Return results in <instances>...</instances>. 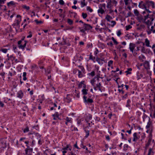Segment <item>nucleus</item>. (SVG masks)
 I'll return each mask as SVG.
<instances>
[{
    "label": "nucleus",
    "mask_w": 155,
    "mask_h": 155,
    "mask_svg": "<svg viewBox=\"0 0 155 155\" xmlns=\"http://www.w3.org/2000/svg\"><path fill=\"white\" fill-rule=\"evenodd\" d=\"M74 60L75 62H73L74 63H75L76 65H77L79 68H80L81 71L80 70L78 71V76L79 78H82L85 76L84 71L85 69L82 66H81L80 65H78V63H79L80 64H81L80 61L83 60V57L82 56H76L74 57Z\"/></svg>",
    "instance_id": "obj_1"
},
{
    "label": "nucleus",
    "mask_w": 155,
    "mask_h": 155,
    "mask_svg": "<svg viewBox=\"0 0 155 155\" xmlns=\"http://www.w3.org/2000/svg\"><path fill=\"white\" fill-rule=\"evenodd\" d=\"M24 143L26 144L27 148L25 150V153H23V155H31L32 154L33 148L29 147V141H25Z\"/></svg>",
    "instance_id": "obj_2"
},
{
    "label": "nucleus",
    "mask_w": 155,
    "mask_h": 155,
    "mask_svg": "<svg viewBox=\"0 0 155 155\" xmlns=\"http://www.w3.org/2000/svg\"><path fill=\"white\" fill-rule=\"evenodd\" d=\"M6 141L5 139H0V153H2L6 147Z\"/></svg>",
    "instance_id": "obj_3"
},
{
    "label": "nucleus",
    "mask_w": 155,
    "mask_h": 155,
    "mask_svg": "<svg viewBox=\"0 0 155 155\" xmlns=\"http://www.w3.org/2000/svg\"><path fill=\"white\" fill-rule=\"evenodd\" d=\"M21 21V16L19 15H17L14 22L12 24V26L15 28L17 27H19L20 23Z\"/></svg>",
    "instance_id": "obj_4"
},
{
    "label": "nucleus",
    "mask_w": 155,
    "mask_h": 155,
    "mask_svg": "<svg viewBox=\"0 0 155 155\" xmlns=\"http://www.w3.org/2000/svg\"><path fill=\"white\" fill-rule=\"evenodd\" d=\"M99 78H94L91 80V82L93 86H96L97 87H99L100 86V82H99Z\"/></svg>",
    "instance_id": "obj_5"
},
{
    "label": "nucleus",
    "mask_w": 155,
    "mask_h": 155,
    "mask_svg": "<svg viewBox=\"0 0 155 155\" xmlns=\"http://www.w3.org/2000/svg\"><path fill=\"white\" fill-rule=\"evenodd\" d=\"M148 122L147 123V125L146 126V128L147 129H150V133L152 134L153 130V126L152 122L150 121V119L149 117H148Z\"/></svg>",
    "instance_id": "obj_6"
},
{
    "label": "nucleus",
    "mask_w": 155,
    "mask_h": 155,
    "mask_svg": "<svg viewBox=\"0 0 155 155\" xmlns=\"http://www.w3.org/2000/svg\"><path fill=\"white\" fill-rule=\"evenodd\" d=\"M27 42V41H23V40L18 41V44L19 45V48L21 49H24L26 46Z\"/></svg>",
    "instance_id": "obj_7"
},
{
    "label": "nucleus",
    "mask_w": 155,
    "mask_h": 155,
    "mask_svg": "<svg viewBox=\"0 0 155 155\" xmlns=\"http://www.w3.org/2000/svg\"><path fill=\"white\" fill-rule=\"evenodd\" d=\"M105 8V4H103L102 6L99 7V9L97 10V12L98 13H100L101 15L103 14L105 12L104 9Z\"/></svg>",
    "instance_id": "obj_8"
},
{
    "label": "nucleus",
    "mask_w": 155,
    "mask_h": 155,
    "mask_svg": "<svg viewBox=\"0 0 155 155\" xmlns=\"http://www.w3.org/2000/svg\"><path fill=\"white\" fill-rule=\"evenodd\" d=\"M5 100L4 101V102L6 103H7V104L8 105H10L11 104H13L15 101L11 99L10 98H5Z\"/></svg>",
    "instance_id": "obj_9"
},
{
    "label": "nucleus",
    "mask_w": 155,
    "mask_h": 155,
    "mask_svg": "<svg viewBox=\"0 0 155 155\" xmlns=\"http://www.w3.org/2000/svg\"><path fill=\"white\" fill-rule=\"evenodd\" d=\"M83 98L84 103H91L93 102V100L89 98L87 99V97L86 96H84Z\"/></svg>",
    "instance_id": "obj_10"
},
{
    "label": "nucleus",
    "mask_w": 155,
    "mask_h": 155,
    "mask_svg": "<svg viewBox=\"0 0 155 155\" xmlns=\"http://www.w3.org/2000/svg\"><path fill=\"white\" fill-rule=\"evenodd\" d=\"M133 141L134 142L136 141L140 138V135L137 133H134L133 135Z\"/></svg>",
    "instance_id": "obj_11"
},
{
    "label": "nucleus",
    "mask_w": 155,
    "mask_h": 155,
    "mask_svg": "<svg viewBox=\"0 0 155 155\" xmlns=\"http://www.w3.org/2000/svg\"><path fill=\"white\" fill-rule=\"evenodd\" d=\"M136 45L135 44L132 43H130L129 44V48L131 52L133 53V51L136 47Z\"/></svg>",
    "instance_id": "obj_12"
},
{
    "label": "nucleus",
    "mask_w": 155,
    "mask_h": 155,
    "mask_svg": "<svg viewBox=\"0 0 155 155\" xmlns=\"http://www.w3.org/2000/svg\"><path fill=\"white\" fill-rule=\"evenodd\" d=\"M24 96V93L21 90H20L16 94L17 97L20 99H21Z\"/></svg>",
    "instance_id": "obj_13"
},
{
    "label": "nucleus",
    "mask_w": 155,
    "mask_h": 155,
    "mask_svg": "<svg viewBox=\"0 0 155 155\" xmlns=\"http://www.w3.org/2000/svg\"><path fill=\"white\" fill-rule=\"evenodd\" d=\"M83 27L86 31L89 30L91 29L92 28L90 25L85 23H84Z\"/></svg>",
    "instance_id": "obj_14"
},
{
    "label": "nucleus",
    "mask_w": 155,
    "mask_h": 155,
    "mask_svg": "<svg viewBox=\"0 0 155 155\" xmlns=\"http://www.w3.org/2000/svg\"><path fill=\"white\" fill-rule=\"evenodd\" d=\"M152 134L150 133L149 137V139L147 142V143L146 144V147H148L150 143L152 140Z\"/></svg>",
    "instance_id": "obj_15"
},
{
    "label": "nucleus",
    "mask_w": 155,
    "mask_h": 155,
    "mask_svg": "<svg viewBox=\"0 0 155 155\" xmlns=\"http://www.w3.org/2000/svg\"><path fill=\"white\" fill-rule=\"evenodd\" d=\"M84 81H81L78 85V87L79 88H86V85L84 83Z\"/></svg>",
    "instance_id": "obj_16"
},
{
    "label": "nucleus",
    "mask_w": 155,
    "mask_h": 155,
    "mask_svg": "<svg viewBox=\"0 0 155 155\" xmlns=\"http://www.w3.org/2000/svg\"><path fill=\"white\" fill-rule=\"evenodd\" d=\"M65 120V124L66 125H68V123H72V119L71 117H67L65 119H64Z\"/></svg>",
    "instance_id": "obj_17"
},
{
    "label": "nucleus",
    "mask_w": 155,
    "mask_h": 155,
    "mask_svg": "<svg viewBox=\"0 0 155 155\" xmlns=\"http://www.w3.org/2000/svg\"><path fill=\"white\" fill-rule=\"evenodd\" d=\"M79 29L80 31V32L82 33V36H85L86 33L85 31H86L83 27H79Z\"/></svg>",
    "instance_id": "obj_18"
},
{
    "label": "nucleus",
    "mask_w": 155,
    "mask_h": 155,
    "mask_svg": "<svg viewBox=\"0 0 155 155\" xmlns=\"http://www.w3.org/2000/svg\"><path fill=\"white\" fill-rule=\"evenodd\" d=\"M96 60L98 63L101 65H102L103 64V61H104V60L103 59H101L98 57L96 58Z\"/></svg>",
    "instance_id": "obj_19"
},
{
    "label": "nucleus",
    "mask_w": 155,
    "mask_h": 155,
    "mask_svg": "<svg viewBox=\"0 0 155 155\" xmlns=\"http://www.w3.org/2000/svg\"><path fill=\"white\" fill-rule=\"evenodd\" d=\"M138 6L139 8H146L145 6V5L143 3V2L142 1L140 2L139 3Z\"/></svg>",
    "instance_id": "obj_20"
},
{
    "label": "nucleus",
    "mask_w": 155,
    "mask_h": 155,
    "mask_svg": "<svg viewBox=\"0 0 155 155\" xmlns=\"http://www.w3.org/2000/svg\"><path fill=\"white\" fill-rule=\"evenodd\" d=\"M132 71V69L130 68H127V70L125 71V73L126 74L127 77H129V76L128 75L131 74V71Z\"/></svg>",
    "instance_id": "obj_21"
},
{
    "label": "nucleus",
    "mask_w": 155,
    "mask_h": 155,
    "mask_svg": "<svg viewBox=\"0 0 155 155\" xmlns=\"http://www.w3.org/2000/svg\"><path fill=\"white\" fill-rule=\"evenodd\" d=\"M147 4L150 6H151L152 8H155L154 3L152 1H149L147 2Z\"/></svg>",
    "instance_id": "obj_22"
},
{
    "label": "nucleus",
    "mask_w": 155,
    "mask_h": 155,
    "mask_svg": "<svg viewBox=\"0 0 155 155\" xmlns=\"http://www.w3.org/2000/svg\"><path fill=\"white\" fill-rule=\"evenodd\" d=\"M87 4V2H86L85 0H82L81 1V7L83 8L86 6Z\"/></svg>",
    "instance_id": "obj_23"
},
{
    "label": "nucleus",
    "mask_w": 155,
    "mask_h": 155,
    "mask_svg": "<svg viewBox=\"0 0 155 155\" xmlns=\"http://www.w3.org/2000/svg\"><path fill=\"white\" fill-rule=\"evenodd\" d=\"M144 67L146 69H148L149 68V63L147 61H145L143 63Z\"/></svg>",
    "instance_id": "obj_24"
},
{
    "label": "nucleus",
    "mask_w": 155,
    "mask_h": 155,
    "mask_svg": "<svg viewBox=\"0 0 155 155\" xmlns=\"http://www.w3.org/2000/svg\"><path fill=\"white\" fill-rule=\"evenodd\" d=\"M154 153L152 148H150L148 150L147 155H154Z\"/></svg>",
    "instance_id": "obj_25"
},
{
    "label": "nucleus",
    "mask_w": 155,
    "mask_h": 155,
    "mask_svg": "<svg viewBox=\"0 0 155 155\" xmlns=\"http://www.w3.org/2000/svg\"><path fill=\"white\" fill-rule=\"evenodd\" d=\"M92 118V115L89 114L87 116L86 118L85 119L87 122H88L89 120H91Z\"/></svg>",
    "instance_id": "obj_26"
},
{
    "label": "nucleus",
    "mask_w": 155,
    "mask_h": 155,
    "mask_svg": "<svg viewBox=\"0 0 155 155\" xmlns=\"http://www.w3.org/2000/svg\"><path fill=\"white\" fill-rule=\"evenodd\" d=\"M9 50L10 48L6 49L5 48H0V51L5 54L7 53L8 51Z\"/></svg>",
    "instance_id": "obj_27"
},
{
    "label": "nucleus",
    "mask_w": 155,
    "mask_h": 155,
    "mask_svg": "<svg viewBox=\"0 0 155 155\" xmlns=\"http://www.w3.org/2000/svg\"><path fill=\"white\" fill-rule=\"evenodd\" d=\"M84 130L86 133V135L84 137L86 138H87L89 135V131L88 130L86 129L85 128L84 129Z\"/></svg>",
    "instance_id": "obj_28"
},
{
    "label": "nucleus",
    "mask_w": 155,
    "mask_h": 155,
    "mask_svg": "<svg viewBox=\"0 0 155 155\" xmlns=\"http://www.w3.org/2000/svg\"><path fill=\"white\" fill-rule=\"evenodd\" d=\"M81 91L83 94L86 95L87 94L88 90L86 89V88H84Z\"/></svg>",
    "instance_id": "obj_29"
},
{
    "label": "nucleus",
    "mask_w": 155,
    "mask_h": 155,
    "mask_svg": "<svg viewBox=\"0 0 155 155\" xmlns=\"http://www.w3.org/2000/svg\"><path fill=\"white\" fill-rule=\"evenodd\" d=\"M35 141L34 140H32L31 142L29 141V147H33L35 145Z\"/></svg>",
    "instance_id": "obj_30"
},
{
    "label": "nucleus",
    "mask_w": 155,
    "mask_h": 155,
    "mask_svg": "<svg viewBox=\"0 0 155 155\" xmlns=\"http://www.w3.org/2000/svg\"><path fill=\"white\" fill-rule=\"evenodd\" d=\"M145 43L146 46L147 47H151L150 45V41L147 38L145 39Z\"/></svg>",
    "instance_id": "obj_31"
},
{
    "label": "nucleus",
    "mask_w": 155,
    "mask_h": 155,
    "mask_svg": "<svg viewBox=\"0 0 155 155\" xmlns=\"http://www.w3.org/2000/svg\"><path fill=\"white\" fill-rule=\"evenodd\" d=\"M71 98L68 96L65 99V101L68 103H69L71 101Z\"/></svg>",
    "instance_id": "obj_32"
},
{
    "label": "nucleus",
    "mask_w": 155,
    "mask_h": 155,
    "mask_svg": "<svg viewBox=\"0 0 155 155\" xmlns=\"http://www.w3.org/2000/svg\"><path fill=\"white\" fill-rule=\"evenodd\" d=\"M89 76L91 77H94L95 75V71H92L90 73L88 74Z\"/></svg>",
    "instance_id": "obj_33"
},
{
    "label": "nucleus",
    "mask_w": 155,
    "mask_h": 155,
    "mask_svg": "<svg viewBox=\"0 0 155 155\" xmlns=\"http://www.w3.org/2000/svg\"><path fill=\"white\" fill-rule=\"evenodd\" d=\"M95 57H93V55L91 54V53H90V54L89 55V59L92 60L94 62H95Z\"/></svg>",
    "instance_id": "obj_34"
},
{
    "label": "nucleus",
    "mask_w": 155,
    "mask_h": 155,
    "mask_svg": "<svg viewBox=\"0 0 155 155\" xmlns=\"http://www.w3.org/2000/svg\"><path fill=\"white\" fill-rule=\"evenodd\" d=\"M75 92L76 93L74 95L75 96L78 98H79L80 97V92L79 91L77 92L76 90H75Z\"/></svg>",
    "instance_id": "obj_35"
},
{
    "label": "nucleus",
    "mask_w": 155,
    "mask_h": 155,
    "mask_svg": "<svg viewBox=\"0 0 155 155\" xmlns=\"http://www.w3.org/2000/svg\"><path fill=\"white\" fill-rule=\"evenodd\" d=\"M148 117L144 113H143V116H142V118L143 119V122H145V119L147 118L148 119Z\"/></svg>",
    "instance_id": "obj_36"
},
{
    "label": "nucleus",
    "mask_w": 155,
    "mask_h": 155,
    "mask_svg": "<svg viewBox=\"0 0 155 155\" xmlns=\"http://www.w3.org/2000/svg\"><path fill=\"white\" fill-rule=\"evenodd\" d=\"M29 131V127L27 126L23 130V132L24 133H26Z\"/></svg>",
    "instance_id": "obj_37"
},
{
    "label": "nucleus",
    "mask_w": 155,
    "mask_h": 155,
    "mask_svg": "<svg viewBox=\"0 0 155 155\" xmlns=\"http://www.w3.org/2000/svg\"><path fill=\"white\" fill-rule=\"evenodd\" d=\"M15 4V3L13 1H11L7 3L8 6H12Z\"/></svg>",
    "instance_id": "obj_38"
},
{
    "label": "nucleus",
    "mask_w": 155,
    "mask_h": 155,
    "mask_svg": "<svg viewBox=\"0 0 155 155\" xmlns=\"http://www.w3.org/2000/svg\"><path fill=\"white\" fill-rule=\"evenodd\" d=\"M112 18V17H111L110 15H107L105 19L107 20V21H110V19Z\"/></svg>",
    "instance_id": "obj_39"
},
{
    "label": "nucleus",
    "mask_w": 155,
    "mask_h": 155,
    "mask_svg": "<svg viewBox=\"0 0 155 155\" xmlns=\"http://www.w3.org/2000/svg\"><path fill=\"white\" fill-rule=\"evenodd\" d=\"M113 61L112 60H110L108 62V66L109 67L112 66L113 65Z\"/></svg>",
    "instance_id": "obj_40"
},
{
    "label": "nucleus",
    "mask_w": 155,
    "mask_h": 155,
    "mask_svg": "<svg viewBox=\"0 0 155 155\" xmlns=\"http://www.w3.org/2000/svg\"><path fill=\"white\" fill-rule=\"evenodd\" d=\"M130 102L131 101L130 100H128L127 101V104L126 105V106L127 107H130Z\"/></svg>",
    "instance_id": "obj_41"
},
{
    "label": "nucleus",
    "mask_w": 155,
    "mask_h": 155,
    "mask_svg": "<svg viewBox=\"0 0 155 155\" xmlns=\"http://www.w3.org/2000/svg\"><path fill=\"white\" fill-rule=\"evenodd\" d=\"M68 23L70 25H71L73 23V21L70 19L68 18L67 20Z\"/></svg>",
    "instance_id": "obj_42"
},
{
    "label": "nucleus",
    "mask_w": 155,
    "mask_h": 155,
    "mask_svg": "<svg viewBox=\"0 0 155 155\" xmlns=\"http://www.w3.org/2000/svg\"><path fill=\"white\" fill-rule=\"evenodd\" d=\"M141 140H143L145 137V133H142L141 134Z\"/></svg>",
    "instance_id": "obj_43"
},
{
    "label": "nucleus",
    "mask_w": 155,
    "mask_h": 155,
    "mask_svg": "<svg viewBox=\"0 0 155 155\" xmlns=\"http://www.w3.org/2000/svg\"><path fill=\"white\" fill-rule=\"evenodd\" d=\"M80 146H81V147L82 148H83L84 149H85L87 151H88V150L87 148V147H86L85 146H84L82 143H81V144Z\"/></svg>",
    "instance_id": "obj_44"
},
{
    "label": "nucleus",
    "mask_w": 155,
    "mask_h": 155,
    "mask_svg": "<svg viewBox=\"0 0 155 155\" xmlns=\"http://www.w3.org/2000/svg\"><path fill=\"white\" fill-rule=\"evenodd\" d=\"M71 130L72 131H78V129L77 127H75L74 126H71Z\"/></svg>",
    "instance_id": "obj_45"
},
{
    "label": "nucleus",
    "mask_w": 155,
    "mask_h": 155,
    "mask_svg": "<svg viewBox=\"0 0 155 155\" xmlns=\"http://www.w3.org/2000/svg\"><path fill=\"white\" fill-rule=\"evenodd\" d=\"M86 9L87 11L90 12H92L93 11V9L90 6L87 7Z\"/></svg>",
    "instance_id": "obj_46"
},
{
    "label": "nucleus",
    "mask_w": 155,
    "mask_h": 155,
    "mask_svg": "<svg viewBox=\"0 0 155 155\" xmlns=\"http://www.w3.org/2000/svg\"><path fill=\"white\" fill-rule=\"evenodd\" d=\"M6 0H0V8L3 6L2 4L5 3Z\"/></svg>",
    "instance_id": "obj_47"
},
{
    "label": "nucleus",
    "mask_w": 155,
    "mask_h": 155,
    "mask_svg": "<svg viewBox=\"0 0 155 155\" xmlns=\"http://www.w3.org/2000/svg\"><path fill=\"white\" fill-rule=\"evenodd\" d=\"M4 103V101L3 102L1 101H0V107L3 108L5 106V104Z\"/></svg>",
    "instance_id": "obj_48"
},
{
    "label": "nucleus",
    "mask_w": 155,
    "mask_h": 155,
    "mask_svg": "<svg viewBox=\"0 0 155 155\" xmlns=\"http://www.w3.org/2000/svg\"><path fill=\"white\" fill-rule=\"evenodd\" d=\"M111 39L113 41L114 44L116 45H117L118 44V42L116 41V40L115 39L114 37H112L111 38Z\"/></svg>",
    "instance_id": "obj_49"
},
{
    "label": "nucleus",
    "mask_w": 155,
    "mask_h": 155,
    "mask_svg": "<svg viewBox=\"0 0 155 155\" xmlns=\"http://www.w3.org/2000/svg\"><path fill=\"white\" fill-rule=\"evenodd\" d=\"M87 14L86 13H82V16L83 18L84 19L87 16Z\"/></svg>",
    "instance_id": "obj_50"
},
{
    "label": "nucleus",
    "mask_w": 155,
    "mask_h": 155,
    "mask_svg": "<svg viewBox=\"0 0 155 155\" xmlns=\"http://www.w3.org/2000/svg\"><path fill=\"white\" fill-rule=\"evenodd\" d=\"M45 73L46 74H48L50 73L51 71V69L50 68H48L46 70H45Z\"/></svg>",
    "instance_id": "obj_51"
},
{
    "label": "nucleus",
    "mask_w": 155,
    "mask_h": 155,
    "mask_svg": "<svg viewBox=\"0 0 155 155\" xmlns=\"http://www.w3.org/2000/svg\"><path fill=\"white\" fill-rule=\"evenodd\" d=\"M145 58V57L144 56H139V59L141 61H143V59Z\"/></svg>",
    "instance_id": "obj_52"
},
{
    "label": "nucleus",
    "mask_w": 155,
    "mask_h": 155,
    "mask_svg": "<svg viewBox=\"0 0 155 155\" xmlns=\"http://www.w3.org/2000/svg\"><path fill=\"white\" fill-rule=\"evenodd\" d=\"M125 28L126 30L127 31L129 30V29L131 28L132 26L130 25H128L126 26H125Z\"/></svg>",
    "instance_id": "obj_53"
},
{
    "label": "nucleus",
    "mask_w": 155,
    "mask_h": 155,
    "mask_svg": "<svg viewBox=\"0 0 155 155\" xmlns=\"http://www.w3.org/2000/svg\"><path fill=\"white\" fill-rule=\"evenodd\" d=\"M146 24L148 26H150L151 24V22H150V21L149 20H148L146 22Z\"/></svg>",
    "instance_id": "obj_54"
},
{
    "label": "nucleus",
    "mask_w": 155,
    "mask_h": 155,
    "mask_svg": "<svg viewBox=\"0 0 155 155\" xmlns=\"http://www.w3.org/2000/svg\"><path fill=\"white\" fill-rule=\"evenodd\" d=\"M111 23L112 24V25L111 26L113 27L116 24V22L114 21H111Z\"/></svg>",
    "instance_id": "obj_55"
},
{
    "label": "nucleus",
    "mask_w": 155,
    "mask_h": 155,
    "mask_svg": "<svg viewBox=\"0 0 155 155\" xmlns=\"http://www.w3.org/2000/svg\"><path fill=\"white\" fill-rule=\"evenodd\" d=\"M141 52H142L143 53H146V51H145V47H142V48L141 50Z\"/></svg>",
    "instance_id": "obj_56"
},
{
    "label": "nucleus",
    "mask_w": 155,
    "mask_h": 155,
    "mask_svg": "<svg viewBox=\"0 0 155 155\" xmlns=\"http://www.w3.org/2000/svg\"><path fill=\"white\" fill-rule=\"evenodd\" d=\"M134 13L135 15L138 16L139 13L137 10L135 9L134 11Z\"/></svg>",
    "instance_id": "obj_57"
},
{
    "label": "nucleus",
    "mask_w": 155,
    "mask_h": 155,
    "mask_svg": "<svg viewBox=\"0 0 155 155\" xmlns=\"http://www.w3.org/2000/svg\"><path fill=\"white\" fill-rule=\"evenodd\" d=\"M29 35H28L27 36V38H31L32 37V32L31 31H30L29 32Z\"/></svg>",
    "instance_id": "obj_58"
},
{
    "label": "nucleus",
    "mask_w": 155,
    "mask_h": 155,
    "mask_svg": "<svg viewBox=\"0 0 155 155\" xmlns=\"http://www.w3.org/2000/svg\"><path fill=\"white\" fill-rule=\"evenodd\" d=\"M117 34L118 36H120V35H121V31L120 30L118 31L117 32Z\"/></svg>",
    "instance_id": "obj_59"
},
{
    "label": "nucleus",
    "mask_w": 155,
    "mask_h": 155,
    "mask_svg": "<svg viewBox=\"0 0 155 155\" xmlns=\"http://www.w3.org/2000/svg\"><path fill=\"white\" fill-rule=\"evenodd\" d=\"M69 148V145H67V146L64 148H63L62 150H65L66 151V150H67L68 149V148Z\"/></svg>",
    "instance_id": "obj_60"
},
{
    "label": "nucleus",
    "mask_w": 155,
    "mask_h": 155,
    "mask_svg": "<svg viewBox=\"0 0 155 155\" xmlns=\"http://www.w3.org/2000/svg\"><path fill=\"white\" fill-rule=\"evenodd\" d=\"M59 3L61 5H63L64 4V2L63 0H60Z\"/></svg>",
    "instance_id": "obj_61"
},
{
    "label": "nucleus",
    "mask_w": 155,
    "mask_h": 155,
    "mask_svg": "<svg viewBox=\"0 0 155 155\" xmlns=\"http://www.w3.org/2000/svg\"><path fill=\"white\" fill-rule=\"evenodd\" d=\"M43 143V142L41 140V139H40L38 141V143L39 145H41L42 143Z\"/></svg>",
    "instance_id": "obj_62"
},
{
    "label": "nucleus",
    "mask_w": 155,
    "mask_h": 155,
    "mask_svg": "<svg viewBox=\"0 0 155 155\" xmlns=\"http://www.w3.org/2000/svg\"><path fill=\"white\" fill-rule=\"evenodd\" d=\"M87 47L88 48H92L93 47L92 44V43L88 44L87 45Z\"/></svg>",
    "instance_id": "obj_63"
},
{
    "label": "nucleus",
    "mask_w": 155,
    "mask_h": 155,
    "mask_svg": "<svg viewBox=\"0 0 155 155\" xmlns=\"http://www.w3.org/2000/svg\"><path fill=\"white\" fill-rule=\"evenodd\" d=\"M69 155H77L75 153H74L72 151H71L69 153Z\"/></svg>",
    "instance_id": "obj_64"
}]
</instances>
